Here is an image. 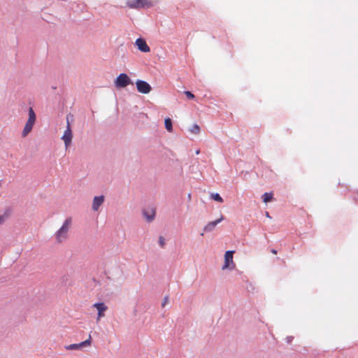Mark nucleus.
<instances>
[{"label": "nucleus", "mask_w": 358, "mask_h": 358, "mask_svg": "<svg viewBox=\"0 0 358 358\" xmlns=\"http://www.w3.org/2000/svg\"><path fill=\"white\" fill-rule=\"evenodd\" d=\"M262 199L264 203H268L271 201L273 199V193L271 192H266L263 194Z\"/></svg>", "instance_id": "nucleus-14"}, {"label": "nucleus", "mask_w": 358, "mask_h": 358, "mask_svg": "<svg viewBox=\"0 0 358 358\" xmlns=\"http://www.w3.org/2000/svg\"><path fill=\"white\" fill-rule=\"evenodd\" d=\"M156 210L154 208L143 210V215L148 222H152L155 217Z\"/></svg>", "instance_id": "nucleus-13"}, {"label": "nucleus", "mask_w": 358, "mask_h": 358, "mask_svg": "<svg viewBox=\"0 0 358 358\" xmlns=\"http://www.w3.org/2000/svg\"><path fill=\"white\" fill-rule=\"evenodd\" d=\"M223 220H224V217L222 215H221L220 218H219L215 221L210 222L203 227V231H205V232L212 231L215 229V227L217 226V224H219Z\"/></svg>", "instance_id": "nucleus-11"}, {"label": "nucleus", "mask_w": 358, "mask_h": 358, "mask_svg": "<svg viewBox=\"0 0 358 358\" xmlns=\"http://www.w3.org/2000/svg\"><path fill=\"white\" fill-rule=\"evenodd\" d=\"M234 251L229 250L225 252L224 255V263L222 266V269H234L236 266L235 263L233 261V255Z\"/></svg>", "instance_id": "nucleus-5"}, {"label": "nucleus", "mask_w": 358, "mask_h": 358, "mask_svg": "<svg viewBox=\"0 0 358 358\" xmlns=\"http://www.w3.org/2000/svg\"><path fill=\"white\" fill-rule=\"evenodd\" d=\"M7 217H8L7 215H0V224L3 223Z\"/></svg>", "instance_id": "nucleus-20"}, {"label": "nucleus", "mask_w": 358, "mask_h": 358, "mask_svg": "<svg viewBox=\"0 0 358 358\" xmlns=\"http://www.w3.org/2000/svg\"><path fill=\"white\" fill-rule=\"evenodd\" d=\"M185 94L189 99H192L194 98V95L191 92L186 91L185 92Z\"/></svg>", "instance_id": "nucleus-18"}, {"label": "nucleus", "mask_w": 358, "mask_h": 358, "mask_svg": "<svg viewBox=\"0 0 358 358\" xmlns=\"http://www.w3.org/2000/svg\"><path fill=\"white\" fill-rule=\"evenodd\" d=\"M271 252L273 254V255H276L277 254V250H275V249H272L271 250Z\"/></svg>", "instance_id": "nucleus-22"}, {"label": "nucleus", "mask_w": 358, "mask_h": 358, "mask_svg": "<svg viewBox=\"0 0 358 358\" xmlns=\"http://www.w3.org/2000/svg\"><path fill=\"white\" fill-rule=\"evenodd\" d=\"M159 243L162 248H164L165 245V239L163 236H160L159 238Z\"/></svg>", "instance_id": "nucleus-19"}, {"label": "nucleus", "mask_w": 358, "mask_h": 358, "mask_svg": "<svg viewBox=\"0 0 358 358\" xmlns=\"http://www.w3.org/2000/svg\"><path fill=\"white\" fill-rule=\"evenodd\" d=\"M72 218L68 217L64 222L62 226L56 231L55 236L58 243L66 241L69 238V231L71 227Z\"/></svg>", "instance_id": "nucleus-1"}, {"label": "nucleus", "mask_w": 358, "mask_h": 358, "mask_svg": "<svg viewBox=\"0 0 358 358\" xmlns=\"http://www.w3.org/2000/svg\"><path fill=\"white\" fill-rule=\"evenodd\" d=\"M131 83L127 74L120 73L115 80V85L117 88H124Z\"/></svg>", "instance_id": "nucleus-4"}, {"label": "nucleus", "mask_w": 358, "mask_h": 358, "mask_svg": "<svg viewBox=\"0 0 358 358\" xmlns=\"http://www.w3.org/2000/svg\"><path fill=\"white\" fill-rule=\"evenodd\" d=\"M91 339H92V337L90 335L89 336V338L85 340V341H83L80 343H76V344H71L68 346H66V350H79L81 348H83V347H85V346H89L91 345Z\"/></svg>", "instance_id": "nucleus-8"}, {"label": "nucleus", "mask_w": 358, "mask_h": 358, "mask_svg": "<svg viewBox=\"0 0 358 358\" xmlns=\"http://www.w3.org/2000/svg\"><path fill=\"white\" fill-rule=\"evenodd\" d=\"M98 311L96 320L99 321L101 317L105 316L104 312L107 310L108 306L104 303H96L93 305Z\"/></svg>", "instance_id": "nucleus-9"}, {"label": "nucleus", "mask_w": 358, "mask_h": 358, "mask_svg": "<svg viewBox=\"0 0 358 358\" xmlns=\"http://www.w3.org/2000/svg\"><path fill=\"white\" fill-rule=\"evenodd\" d=\"M136 85L138 92L142 94H148L152 90L151 86L144 80H136Z\"/></svg>", "instance_id": "nucleus-7"}, {"label": "nucleus", "mask_w": 358, "mask_h": 358, "mask_svg": "<svg viewBox=\"0 0 358 358\" xmlns=\"http://www.w3.org/2000/svg\"><path fill=\"white\" fill-rule=\"evenodd\" d=\"M127 5L130 8H149L152 6L150 0H127Z\"/></svg>", "instance_id": "nucleus-3"}, {"label": "nucleus", "mask_w": 358, "mask_h": 358, "mask_svg": "<svg viewBox=\"0 0 358 358\" xmlns=\"http://www.w3.org/2000/svg\"><path fill=\"white\" fill-rule=\"evenodd\" d=\"M136 45L138 47V49L143 52H148L150 49V47L147 45L146 41L143 38H138L136 41Z\"/></svg>", "instance_id": "nucleus-10"}, {"label": "nucleus", "mask_w": 358, "mask_h": 358, "mask_svg": "<svg viewBox=\"0 0 358 358\" xmlns=\"http://www.w3.org/2000/svg\"><path fill=\"white\" fill-rule=\"evenodd\" d=\"M164 124H165V127L167 129V131L169 132H171L173 130L171 120L169 117L166 118L165 121H164Z\"/></svg>", "instance_id": "nucleus-15"}, {"label": "nucleus", "mask_w": 358, "mask_h": 358, "mask_svg": "<svg viewBox=\"0 0 358 358\" xmlns=\"http://www.w3.org/2000/svg\"><path fill=\"white\" fill-rule=\"evenodd\" d=\"M66 120H67L66 129L64 131V133L62 137V139L64 141L66 148H68L70 145V144L71 143L73 135H72V131L71 129V125H70V122H69L68 116L66 117Z\"/></svg>", "instance_id": "nucleus-6"}, {"label": "nucleus", "mask_w": 358, "mask_h": 358, "mask_svg": "<svg viewBox=\"0 0 358 358\" xmlns=\"http://www.w3.org/2000/svg\"><path fill=\"white\" fill-rule=\"evenodd\" d=\"M36 117L34 110L31 107L29 108V118L25 124L22 136L25 137L32 130L36 122Z\"/></svg>", "instance_id": "nucleus-2"}, {"label": "nucleus", "mask_w": 358, "mask_h": 358, "mask_svg": "<svg viewBox=\"0 0 358 358\" xmlns=\"http://www.w3.org/2000/svg\"><path fill=\"white\" fill-rule=\"evenodd\" d=\"M211 198L213 199H214L215 201H218L220 203H222L223 202V199L220 196V195L217 193H215V194H213L211 195Z\"/></svg>", "instance_id": "nucleus-16"}, {"label": "nucleus", "mask_w": 358, "mask_h": 358, "mask_svg": "<svg viewBox=\"0 0 358 358\" xmlns=\"http://www.w3.org/2000/svg\"><path fill=\"white\" fill-rule=\"evenodd\" d=\"M104 201V196H94L93 199L92 203V209L94 211H97L99 208V207L103 204Z\"/></svg>", "instance_id": "nucleus-12"}, {"label": "nucleus", "mask_w": 358, "mask_h": 358, "mask_svg": "<svg viewBox=\"0 0 358 358\" xmlns=\"http://www.w3.org/2000/svg\"><path fill=\"white\" fill-rule=\"evenodd\" d=\"M168 300H169L168 297H167V296H166V297H165V298H164V303H163L162 306H164V305H165V303L168 301Z\"/></svg>", "instance_id": "nucleus-21"}, {"label": "nucleus", "mask_w": 358, "mask_h": 358, "mask_svg": "<svg viewBox=\"0 0 358 358\" xmlns=\"http://www.w3.org/2000/svg\"><path fill=\"white\" fill-rule=\"evenodd\" d=\"M199 131H200V127L197 124H194L191 129V132L195 133V134H198L199 132Z\"/></svg>", "instance_id": "nucleus-17"}]
</instances>
